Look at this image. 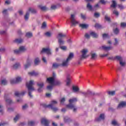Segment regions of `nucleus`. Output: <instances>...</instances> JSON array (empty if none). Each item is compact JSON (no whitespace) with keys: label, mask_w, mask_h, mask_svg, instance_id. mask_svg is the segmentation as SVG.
<instances>
[{"label":"nucleus","mask_w":126,"mask_h":126,"mask_svg":"<svg viewBox=\"0 0 126 126\" xmlns=\"http://www.w3.org/2000/svg\"><path fill=\"white\" fill-rule=\"evenodd\" d=\"M105 119V116L104 114H101L99 118L95 119L96 122H100V121H102V120H104Z\"/></svg>","instance_id":"20"},{"label":"nucleus","mask_w":126,"mask_h":126,"mask_svg":"<svg viewBox=\"0 0 126 126\" xmlns=\"http://www.w3.org/2000/svg\"><path fill=\"white\" fill-rule=\"evenodd\" d=\"M34 84V81L31 80L29 83H27V87L28 90H34L33 85Z\"/></svg>","instance_id":"9"},{"label":"nucleus","mask_w":126,"mask_h":126,"mask_svg":"<svg viewBox=\"0 0 126 126\" xmlns=\"http://www.w3.org/2000/svg\"><path fill=\"white\" fill-rule=\"evenodd\" d=\"M108 60H110L111 61L115 60V57H108Z\"/></svg>","instance_id":"63"},{"label":"nucleus","mask_w":126,"mask_h":126,"mask_svg":"<svg viewBox=\"0 0 126 126\" xmlns=\"http://www.w3.org/2000/svg\"><path fill=\"white\" fill-rule=\"evenodd\" d=\"M30 65H31V63H30V60H29V59H28L27 61V63L25 65V68H28V67H29V66H30Z\"/></svg>","instance_id":"23"},{"label":"nucleus","mask_w":126,"mask_h":126,"mask_svg":"<svg viewBox=\"0 0 126 126\" xmlns=\"http://www.w3.org/2000/svg\"><path fill=\"white\" fill-rule=\"evenodd\" d=\"M115 60H117V61L121 62L123 61V58L121 56H117L115 57Z\"/></svg>","instance_id":"33"},{"label":"nucleus","mask_w":126,"mask_h":126,"mask_svg":"<svg viewBox=\"0 0 126 126\" xmlns=\"http://www.w3.org/2000/svg\"><path fill=\"white\" fill-rule=\"evenodd\" d=\"M20 66V63H16L13 65V69H17Z\"/></svg>","instance_id":"24"},{"label":"nucleus","mask_w":126,"mask_h":126,"mask_svg":"<svg viewBox=\"0 0 126 126\" xmlns=\"http://www.w3.org/2000/svg\"><path fill=\"white\" fill-rule=\"evenodd\" d=\"M25 94H26V91H23L21 92H15L14 95H25Z\"/></svg>","instance_id":"19"},{"label":"nucleus","mask_w":126,"mask_h":126,"mask_svg":"<svg viewBox=\"0 0 126 126\" xmlns=\"http://www.w3.org/2000/svg\"><path fill=\"white\" fill-rule=\"evenodd\" d=\"M94 27L95 28H101V25H100L99 24H96L94 25Z\"/></svg>","instance_id":"51"},{"label":"nucleus","mask_w":126,"mask_h":126,"mask_svg":"<svg viewBox=\"0 0 126 126\" xmlns=\"http://www.w3.org/2000/svg\"><path fill=\"white\" fill-rule=\"evenodd\" d=\"M120 64L122 65V66H124L125 64H126V63H125V62H123V61H121L120 62Z\"/></svg>","instance_id":"57"},{"label":"nucleus","mask_w":126,"mask_h":126,"mask_svg":"<svg viewBox=\"0 0 126 126\" xmlns=\"http://www.w3.org/2000/svg\"><path fill=\"white\" fill-rule=\"evenodd\" d=\"M46 27H47V23H46V22H44L42 23L41 28H42V29H45V28H46Z\"/></svg>","instance_id":"38"},{"label":"nucleus","mask_w":126,"mask_h":126,"mask_svg":"<svg viewBox=\"0 0 126 126\" xmlns=\"http://www.w3.org/2000/svg\"><path fill=\"white\" fill-rule=\"evenodd\" d=\"M5 32H6L4 31H0V34L2 35L3 34H5Z\"/></svg>","instance_id":"64"},{"label":"nucleus","mask_w":126,"mask_h":126,"mask_svg":"<svg viewBox=\"0 0 126 126\" xmlns=\"http://www.w3.org/2000/svg\"><path fill=\"white\" fill-rule=\"evenodd\" d=\"M60 65H61V64L56 63H54L53 64L52 67H53L54 68H58V67H59Z\"/></svg>","instance_id":"34"},{"label":"nucleus","mask_w":126,"mask_h":126,"mask_svg":"<svg viewBox=\"0 0 126 126\" xmlns=\"http://www.w3.org/2000/svg\"><path fill=\"white\" fill-rule=\"evenodd\" d=\"M102 37L103 38H108V34L104 33L102 34Z\"/></svg>","instance_id":"58"},{"label":"nucleus","mask_w":126,"mask_h":126,"mask_svg":"<svg viewBox=\"0 0 126 126\" xmlns=\"http://www.w3.org/2000/svg\"><path fill=\"white\" fill-rule=\"evenodd\" d=\"M75 16L74 14L71 15L70 23H71V26H76L77 24H79V22L75 20Z\"/></svg>","instance_id":"4"},{"label":"nucleus","mask_w":126,"mask_h":126,"mask_svg":"<svg viewBox=\"0 0 126 126\" xmlns=\"http://www.w3.org/2000/svg\"><path fill=\"white\" fill-rule=\"evenodd\" d=\"M126 106V102L122 101L119 103L118 106V109H121Z\"/></svg>","instance_id":"14"},{"label":"nucleus","mask_w":126,"mask_h":126,"mask_svg":"<svg viewBox=\"0 0 126 126\" xmlns=\"http://www.w3.org/2000/svg\"><path fill=\"white\" fill-rule=\"evenodd\" d=\"M7 83V81H6V80L4 79L1 81L0 84L1 85H6Z\"/></svg>","instance_id":"35"},{"label":"nucleus","mask_w":126,"mask_h":126,"mask_svg":"<svg viewBox=\"0 0 126 126\" xmlns=\"http://www.w3.org/2000/svg\"><path fill=\"white\" fill-rule=\"evenodd\" d=\"M29 75H30L31 76H37L39 74L38 72H35V71L32 72H29L28 73Z\"/></svg>","instance_id":"21"},{"label":"nucleus","mask_w":126,"mask_h":126,"mask_svg":"<svg viewBox=\"0 0 126 126\" xmlns=\"http://www.w3.org/2000/svg\"><path fill=\"white\" fill-rule=\"evenodd\" d=\"M73 53H70L66 61L63 62L62 63V66H67L68 65V62H69V61H71V60L73 59Z\"/></svg>","instance_id":"3"},{"label":"nucleus","mask_w":126,"mask_h":126,"mask_svg":"<svg viewBox=\"0 0 126 126\" xmlns=\"http://www.w3.org/2000/svg\"><path fill=\"white\" fill-rule=\"evenodd\" d=\"M47 81L50 84H53L54 82H55V78L54 77L48 78L47 79Z\"/></svg>","instance_id":"16"},{"label":"nucleus","mask_w":126,"mask_h":126,"mask_svg":"<svg viewBox=\"0 0 126 126\" xmlns=\"http://www.w3.org/2000/svg\"><path fill=\"white\" fill-rule=\"evenodd\" d=\"M52 89H53V86H47V89H48V90H52Z\"/></svg>","instance_id":"62"},{"label":"nucleus","mask_w":126,"mask_h":126,"mask_svg":"<svg viewBox=\"0 0 126 126\" xmlns=\"http://www.w3.org/2000/svg\"><path fill=\"white\" fill-rule=\"evenodd\" d=\"M55 85H61V83L59 80H56L54 82Z\"/></svg>","instance_id":"39"},{"label":"nucleus","mask_w":126,"mask_h":126,"mask_svg":"<svg viewBox=\"0 0 126 126\" xmlns=\"http://www.w3.org/2000/svg\"><path fill=\"white\" fill-rule=\"evenodd\" d=\"M79 27H81L82 29H86L88 28V25H86L84 24H80Z\"/></svg>","instance_id":"22"},{"label":"nucleus","mask_w":126,"mask_h":126,"mask_svg":"<svg viewBox=\"0 0 126 126\" xmlns=\"http://www.w3.org/2000/svg\"><path fill=\"white\" fill-rule=\"evenodd\" d=\"M66 80V85L67 86H69V84H70V75L69 74L67 75Z\"/></svg>","instance_id":"18"},{"label":"nucleus","mask_w":126,"mask_h":126,"mask_svg":"<svg viewBox=\"0 0 126 126\" xmlns=\"http://www.w3.org/2000/svg\"><path fill=\"white\" fill-rule=\"evenodd\" d=\"M113 14H115L116 16H119V12L117 10H114L113 12Z\"/></svg>","instance_id":"42"},{"label":"nucleus","mask_w":126,"mask_h":126,"mask_svg":"<svg viewBox=\"0 0 126 126\" xmlns=\"http://www.w3.org/2000/svg\"><path fill=\"white\" fill-rule=\"evenodd\" d=\"M85 37L87 39H89L90 38V35H89L88 33H86L85 35Z\"/></svg>","instance_id":"55"},{"label":"nucleus","mask_w":126,"mask_h":126,"mask_svg":"<svg viewBox=\"0 0 126 126\" xmlns=\"http://www.w3.org/2000/svg\"><path fill=\"white\" fill-rule=\"evenodd\" d=\"M25 51H26V48H25L24 46H20L19 50H14V53L15 54L18 55L19 54L23 53V52H25Z\"/></svg>","instance_id":"8"},{"label":"nucleus","mask_w":126,"mask_h":126,"mask_svg":"<svg viewBox=\"0 0 126 126\" xmlns=\"http://www.w3.org/2000/svg\"><path fill=\"white\" fill-rule=\"evenodd\" d=\"M113 32L114 34L116 35H118L119 33H120V30H119L118 28H116L115 29H113Z\"/></svg>","instance_id":"30"},{"label":"nucleus","mask_w":126,"mask_h":126,"mask_svg":"<svg viewBox=\"0 0 126 126\" xmlns=\"http://www.w3.org/2000/svg\"><path fill=\"white\" fill-rule=\"evenodd\" d=\"M56 104H58L57 101L52 100L49 105L45 106V108H49V109H51L54 112H57L58 109L57 107H55V105H56Z\"/></svg>","instance_id":"2"},{"label":"nucleus","mask_w":126,"mask_h":126,"mask_svg":"<svg viewBox=\"0 0 126 126\" xmlns=\"http://www.w3.org/2000/svg\"><path fill=\"white\" fill-rule=\"evenodd\" d=\"M100 2L102 3V4H105L106 1H105V0H100Z\"/></svg>","instance_id":"60"},{"label":"nucleus","mask_w":126,"mask_h":126,"mask_svg":"<svg viewBox=\"0 0 126 126\" xmlns=\"http://www.w3.org/2000/svg\"><path fill=\"white\" fill-rule=\"evenodd\" d=\"M66 35L64 34H63L62 33H60L58 34V38H59L58 42L60 45H63L64 44V41L61 38H63L64 37H65Z\"/></svg>","instance_id":"7"},{"label":"nucleus","mask_w":126,"mask_h":126,"mask_svg":"<svg viewBox=\"0 0 126 126\" xmlns=\"http://www.w3.org/2000/svg\"><path fill=\"white\" fill-rule=\"evenodd\" d=\"M6 102H7V104H11V99L10 98H8L6 100Z\"/></svg>","instance_id":"54"},{"label":"nucleus","mask_w":126,"mask_h":126,"mask_svg":"<svg viewBox=\"0 0 126 126\" xmlns=\"http://www.w3.org/2000/svg\"><path fill=\"white\" fill-rule=\"evenodd\" d=\"M87 2H88L87 5V8L89 9L91 11L93 10V8L92 7V5L89 2H91L93 1V0H85Z\"/></svg>","instance_id":"12"},{"label":"nucleus","mask_w":126,"mask_h":126,"mask_svg":"<svg viewBox=\"0 0 126 126\" xmlns=\"http://www.w3.org/2000/svg\"><path fill=\"white\" fill-rule=\"evenodd\" d=\"M37 86L39 87L38 89V92H41L42 91V88L44 87V83H38Z\"/></svg>","instance_id":"17"},{"label":"nucleus","mask_w":126,"mask_h":126,"mask_svg":"<svg viewBox=\"0 0 126 126\" xmlns=\"http://www.w3.org/2000/svg\"><path fill=\"white\" fill-rule=\"evenodd\" d=\"M61 49H62V50H63V51H65V50H66V46H61L60 47Z\"/></svg>","instance_id":"61"},{"label":"nucleus","mask_w":126,"mask_h":126,"mask_svg":"<svg viewBox=\"0 0 126 126\" xmlns=\"http://www.w3.org/2000/svg\"><path fill=\"white\" fill-rule=\"evenodd\" d=\"M116 6H117V3L116 1L114 0H112V4L110 5V7H113V8H116Z\"/></svg>","instance_id":"28"},{"label":"nucleus","mask_w":126,"mask_h":126,"mask_svg":"<svg viewBox=\"0 0 126 126\" xmlns=\"http://www.w3.org/2000/svg\"><path fill=\"white\" fill-rule=\"evenodd\" d=\"M78 92L79 93V94H82L83 95H86V92H84L82 91H80V90H79Z\"/></svg>","instance_id":"47"},{"label":"nucleus","mask_w":126,"mask_h":126,"mask_svg":"<svg viewBox=\"0 0 126 126\" xmlns=\"http://www.w3.org/2000/svg\"><path fill=\"white\" fill-rule=\"evenodd\" d=\"M121 26L122 28H125V27H126V23H121Z\"/></svg>","instance_id":"48"},{"label":"nucleus","mask_w":126,"mask_h":126,"mask_svg":"<svg viewBox=\"0 0 126 126\" xmlns=\"http://www.w3.org/2000/svg\"><path fill=\"white\" fill-rule=\"evenodd\" d=\"M41 53H46L47 55L51 54V50L49 48H43L41 51Z\"/></svg>","instance_id":"13"},{"label":"nucleus","mask_w":126,"mask_h":126,"mask_svg":"<svg viewBox=\"0 0 126 126\" xmlns=\"http://www.w3.org/2000/svg\"><path fill=\"white\" fill-rule=\"evenodd\" d=\"M107 94L108 95H115L116 91H108L107 92Z\"/></svg>","instance_id":"31"},{"label":"nucleus","mask_w":126,"mask_h":126,"mask_svg":"<svg viewBox=\"0 0 126 126\" xmlns=\"http://www.w3.org/2000/svg\"><path fill=\"white\" fill-rule=\"evenodd\" d=\"M105 19L107 21H108V22H110V21H111V19H110V17H108V15H105Z\"/></svg>","instance_id":"46"},{"label":"nucleus","mask_w":126,"mask_h":126,"mask_svg":"<svg viewBox=\"0 0 126 126\" xmlns=\"http://www.w3.org/2000/svg\"><path fill=\"white\" fill-rule=\"evenodd\" d=\"M118 6L119 8H120V9H124V8H125L124 6L122 4H118Z\"/></svg>","instance_id":"49"},{"label":"nucleus","mask_w":126,"mask_h":126,"mask_svg":"<svg viewBox=\"0 0 126 126\" xmlns=\"http://www.w3.org/2000/svg\"><path fill=\"white\" fill-rule=\"evenodd\" d=\"M38 7L40 8L43 11H46L48 8L46 6H42V5H38Z\"/></svg>","instance_id":"27"},{"label":"nucleus","mask_w":126,"mask_h":126,"mask_svg":"<svg viewBox=\"0 0 126 126\" xmlns=\"http://www.w3.org/2000/svg\"><path fill=\"white\" fill-rule=\"evenodd\" d=\"M112 125H113V126H119V124L118 123V122L115 121V120H113L112 122Z\"/></svg>","instance_id":"40"},{"label":"nucleus","mask_w":126,"mask_h":126,"mask_svg":"<svg viewBox=\"0 0 126 126\" xmlns=\"http://www.w3.org/2000/svg\"><path fill=\"white\" fill-rule=\"evenodd\" d=\"M21 80L22 79H21V77H18L16 78V80L12 79L10 80V83L11 84H15L16 83H19V82H21Z\"/></svg>","instance_id":"10"},{"label":"nucleus","mask_w":126,"mask_h":126,"mask_svg":"<svg viewBox=\"0 0 126 126\" xmlns=\"http://www.w3.org/2000/svg\"><path fill=\"white\" fill-rule=\"evenodd\" d=\"M28 108V105L27 104H25L24 106H23V109L25 110V109H27Z\"/></svg>","instance_id":"59"},{"label":"nucleus","mask_w":126,"mask_h":126,"mask_svg":"<svg viewBox=\"0 0 126 126\" xmlns=\"http://www.w3.org/2000/svg\"><path fill=\"white\" fill-rule=\"evenodd\" d=\"M101 94H105V93H97L90 89H88L86 92V95H100Z\"/></svg>","instance_id":"5"},{"label":"nucleus","mask_w":126,"mask_h":126,"mask_svg":"<svg viewBox=\"0 0 126 126\" xmlns=\"http://www.w3.org/2000/svg\"><path fill=\"white\" fill-rule=\"evenodd\" d=\"M14 43H17V44H20L21 43H22L23 42V40L22 39H16L15 40H14Z\"/></svg>","instance_id":"25"},{"label":"nucleus","mask_w":126,"mask_h":126,"mask_svg":"<svg viewBox=\"0 0 126 126\" xmlns=\"http://www.w3.org/2000/svg\"><path fill=\"white\" fill-rule=\"evenodd\" d=\"M65 101V98H64V97H63L60 100L61 104H62V105H63V103H64Z\"/></svg>","instance_id":"43"},{"label":"nucleus","mask_w":126,"mask_h":126,"mask_svg":"<svg viewBox=\"0 0 126 126\" xmlns=\"http://www.w3.org/2000/svg\"><path fill=\"white\" fill-rule=\"evenodd\" d=\"M90 34L93 38H97L98 37V35L95 32H91Z\"/></svg>","instance_id":"26"},{"label":"nucleus","mask_w":126,"mask_h":126,"mask_svg":"<svg viewBox=\"0 0 126 126\" xmlns=\"http://www.w3.org/2000/svg\"><path fill=\"white\" fill-rule=\"evenodd\" d=\"M77 101V99L75 98H71L69 100V104L66 105V107L68 108L69 109H73V111L75 112L76 110H77V108H76L74 105L72 104L74 103H75Z\"/></svg>","instance_id":"1"},{"label":"nucleus","mask_w":126,"mask_h":126,"mask_svg":"<svg viewBox=\"0 0 126 126\" xmlns=\"http://www.w3.org/2000/svg\"><path fill=\"white\" fill-rule=\"evenodd\" d=\"M20 118V115H17L15 117V118L14 119V122H16L18 120H19Z\"/></svg>","instance_id":"41"},{"label":"nucleus","mask_w":126,"mask_h":126,"mask_svg":"<svg viewBox=\"0 0 126 126\" xmlns=\"http://www.w3.org/2000/svg\"><path fill=\"white\" fill-rule=\"evenodd\" d=\"M72 89L73 92H74V93H77L80 90L79 87L75 86H73L72 87Z\"/></svg>","instance_id":"15"},{"label":"nucleus","mask_w":126,"mask_h":126,"mask_svg":"<svg viewBox=\"0 0 126 126\" xmlns=\"http://www.w3.org/2000/svg\"><path fill=\"white\" fill-rule=\"evenodd\" d=\"M94 16L95 17V18H98V17H100V13L95 12L94 14Z\"/></svg>","instance_id":"44"},{"label":"nucleus","mask_w":126,"mask_h":126,"mask_svg":"<svg viewBox=\"0 0 126 126\" xmlns=\"http://www.w3.org/2000/svg\"><path fill=\"white\" fill-rule=\"evenodd\" d=\"M115 42L114 45L115 46H116V45H118V44H119V42L118 41V39L117 38H115Z\"/></svg>","instance_id":"56"},{"label":"nucleus","mask_w":126,"mask_h":126,"mask_svg":"<svg viewBox=\"0 0 126 126\" xmlns=\"http://www.w3.org/2000/svg\"><path fill=\"white\" fill-rule=\"evenodd\" d=\"M34 125H35V122L33 121H30L29 122V126H33Z\"/></svg>","instance_id":"45"},{"label":"nucleus","mask_w":126,"mask_h":126,"mask_svg":"<svg viewBox=\"0 0 126 126\" xmlns=\"http://www.w3.org/2000/svg\"><path fill=\"white\" fill-rule=\"evenodd\" d=\"M51 8L52 10L57 9V5H52L51 7Z\"/></svg>","instance_id":"52"},{"label":"nucleus","mask_w":126,"mask_h":126,"mask_svg":"<svg viewBox=\"0 0 126 126\" xmlns=\"http://www.w3.org/2000/svg\"><path fill=\"white\" fill-rule=\"evenodd\" d=\"M96 57H97V55H96V54L93 53L92 54V59H94V58H96Z\"/></svg>","instance_id":"53"},{"label":"nucleus","mask_w":126,"mask_h":126,"mask_svg":"<svg viewBox=\"0 0 126 126\" xmlns=\"http://www.w3.org/2000/svg\"><path fill=\"white\" fill-rule=\"evenodd\" d=\"M45 35L47 37H51V36H52V32H47L45 33Z\"/></svg>","instance_id":"36"},{"label":"nucleus","mask_w":126,"mask_h":126,"mask_svg":"<svg viewBox=\"0 0 126 126\" xmlns=\"http://www.w3.org/2000/svg\"><path fill=\"white\" fill-rule=\"evenodd\" d=\"M26 37H28V38H31L33 35L32 34V33L31 32H27L26 34Z\"/></svg>","instance_id":"37"},{"label":"nucleus","mask_w":126,"mask_h":126,"mask_svg":"<svg viewBox=\"0 0 126 126\" xmlns=\"http://www.w3.org/2000/svg\"><path fill=\"white\" fill-rule=\"evenodd\" d=\"M30 11H31L32 13H36L37 12V11L35 9H32L31 8H29L28 11L27 12L26 15H25V20H28V19L29 18V14Z\"/></svg>","instance_id":"6"},{"label":"nucleus","mask_w":126,"mask_h":126,"mask_svg":"<svg viewBox=\"0 0 126 126\" xmlns=\"http://www.w3.org/2000/svg\"><path fill=\"white\" fill-rule=\"evenodd\" d=\"M81 52L82 53L81 59H86L88 57V56L86 55V54L88 53V50L87 49H83Z\"/></svg>","instance_id":"11"},{"label":"nucleus","mask_w":126,"mask_h":126,"mask_svg":"<svg viewBox=\"0 0 126 126\" xmlns=\"http://www.w3.org/2000/svg\"><path fill=\"white\" fill-rule=\"evenodd\" d=\"M102 48L103 50H104V51H110V50H111V47L110 46L107 47V46H102Z\"/></svg>","instance_id":"29"},{"label":"nucleus","mask_w":126,"mask_h":126,"mask_svg":"<svg viewBox=\"0 0 126 126\" xmlns=\"http://www.w3.org/2000/svg\"><path fill=\"white\" fill-rule=\"evenodd\" d=\"M39 63H40V60H39V58H35L34 60V64L35 65H38V64H39Z\"/></svg>","instance_id":"32"},{"label":"nucleus","mask_w":126,"mask_h":126,"mask_svg":"<svg viewBox=\"0 0 126 126\" xmlns=\"http://www.w3.org/2000/svg\"><path fill=\"white\" fill-rule=\"evenodd\" d=\"M108 56H109V54H101L100 55V57L101 58H104L105 57H108Z\"/></svg>","instance_id":"50"}]
</instances>
